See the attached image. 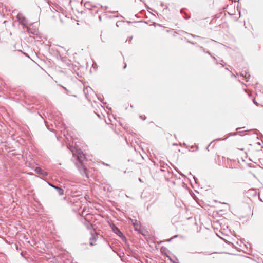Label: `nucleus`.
I'll return each mask as SVG.
<instances>
[{
  "label": "nucleus",
  "mask_w": 263,
  "mask_h": 263,
  "mask_svg": "<svg viewBox=\"0 0 263 263\" xmlns=\"http://www.w3.org/2000/svg\"><path fill=\"white\" fill-rule=\"evenodd\" d=\"M77 167L79 169L81 174L83 176H85L87 178H88V171L86 168V167L85 166L83 162H77L76 163Z\"/></svg>",
  "instance_id": "nucleus-1"
},
{
  "label": "nucleus",
  "mask_w": 263,
  "mask_h": 263,
  "mask_svg": "<svg viewBox=\"0 0 263 263\" xmlns=\"http://www.w3.org/2000/svg\"><path fill=\"white\" fill-rule=\"evenodd\" d=\"M17 19L20 23L24 26H27L28 24V21L21 13H18L16 16Z\"/></svg>",
  "instance_id": "nucleus-2"
},
{
  "label": "nucleus",
  "mask_w": 263,
  "mask_h": 263,
  "mask_svg": "<svg viewBox=\"0 0 263 263\" xmlns=\"http://www.w3.org/2000/svg\"><path fill=\"white\" fill-rule=\"evenodd\" d=\"M86 158L85 155L82 152H78L77 155L78 162L82 163Z\"/></svg>",
  "instance_id": "nucleus-3"
},
{
  "label": "nucleus",
  "mask_w": 263,
  "mask_h": 263,
  "mask_svg": "<svg viewBox=\"0 0 263 263\" xmlns=\"http://www.w3.org/2000/svg\"><path fill=\"white\" fill-rule=\"evenodd\" d=\"M237 134V133L236 132H234V133H230L228 134V136L223 139H221L220 138H217V139H214L212 142H211L209 145L208 146V147H206V149H208L209 147H210V146L211 145V144L213 142H214L215 141H218V140H226L227 138H228V137H230V136H235Z\"/></svg>",
  "instance_id": "nucleus-4"
},
{
  "label": "nucleus",
  "mask_w": 263,
  "mask_h": 263,
  "mask_svg": "<svg viewBox=\"0 0 263 263\" xmlns=\"http://www.w3.org/2000/svg\"><path fill=\"white\" fill-rule=\"evenodd\" d=\"M35 171L36 173L42 175L44 176H46L48 175V173L44 171L39 167H36L35 169Z\"/></svg>",
  "instance_id": "nucleus-5"
},
{
  "label": "nucleus",
  "mask_w": 263,
  "mask_h": 263,
  "mask_svg": "<svg viewBox=\"0 0 263 263\" xmlns=\"http://www.w3.org/2000/svg\"><path fill=\"white\" fill-rule=\"evenodd\" d=\"M112 229L113 232L118 236L121 237V235H123L122 232L119 230V229L115 225H113V226L112 227Z\"/></svg>",
  "instance_id": "nucleus-6"
},
{
  "label": "nucleus",
  "mask_w": 263,
  "mask_h": 263,
  "mask_svg": "<svg viewBox=\"0 0 263 263\" xmlns=\"http://www.w3.org/2000/svg\"><path fill=\"white\" fill-rule=\"evenodd\" d=\"M49 185L53 187V188H54L55 190H57L58 194H59V195L61 196V195H64V190L61 188V187H60L59 186H55L54 185H52L51 184H50L49 183Z\"/></svg>",
  "instance_id": "nucleus-7"
},
{
  "label": "nucleus",
  "mask_w": 263,
  "mask_h": 263,
  "mask_svg": "<svg viewBox=\"0 0 263 263\" xmlns=\"http://www.w3.org/2000/svg\"><path fill=\"white\" fill-rule=\"evenodd\" d=\"M84 6L86 8L88 9H89V10H92L93 8H95L96 7L94 5H92L91 4V3L88 1V2H86L85 3H84Z\"/></svg>",
  "instance_id": "nucleus-8"
},
{
  "label": "nucleus",
  "mask_w": 263,
  "mask_h": 263,
  "mask_svg": "<svg viewBox=\"0 0 263 263\" xmlns=\"http://www.w3.org/2000/svg\"><path fill=\"white\" fill-rule=\"evenodd\" d=\"M199 48H200V50L202 51H203V52L204 53H206L207 54H208L209 55H210L214 60H216V58L214 57V56H213L212 55V54L208 51H205V49L202 47V46H199Z\"/></svg>",
  "instance_id": "nucleus-9"
},
{
  "label": "nucleus",
  "mask_w": 263,
  "mask_h": 263,
  "mask_svg": "<svg viewBox=\"0 0 263 263\" xmlns=\"http://www.w3.org/2000/svg\"><path fill=\"white\" fill-rule=\"evenodd\" d=\"M248 73H249L248 71H245L244 73L243 72H242L241 73V76H242L243 77H244L245 79L247 81H248V80H249V78L250 77V75L249 74H248V76H247V74H248Z\"/></svg>",
  "instance_id": "nucleus-10"
},
{
  "label": "nucleus",
  "mask_w": 263,
  "mask_h": 263,
  "mask_svg": "<svg viewBox=\"0 0 263 263\" xmlns=\"http://www.w3.org/2000/svg\"><path fill=\"white\" fill-rule=\"evenodd\" d=\"M27 31L29 33L32 34L33 35H37L38 31L37 30H34L33 31L31 30L30 28L27 27Z\"/></svg>",
  "instance_id": "nucleus-11"
},
{
  "label": "nucleus",
  "mask_w": 263,
  "mask_h": 263,
  "mask_svg": "<svg viewBox=\"0 0 263 263\" xmlns=\"http://www.w3.org/2000/svg\"><path fill=\"white\" fill-rule=\"evenodd\" d=\"M96 241V238L93 237V236H92L90 238V245L91 246H93L94 245V242Z\"/></svg>",
  "instance_id": "nucleus-12"
},
{
  "label": "nucleus",
  "mask_w": 263,
  "mask_h": 263,
  "mask_svg": "<svg viewBox=\"0 0 263 263\" xmlns=\"http://www.w3.org/2000/svg\"><path fill=\"white\" fill-rule=\"evenodd\" d=\"M189 35H191L192 37H193L194 38H202L201 37H200L199 36L196 35L192 34H189Z\"/></svg>",
  "instance_id": "nucleus-13"
},
{
  "label": "nucleus",
  "mask_w": 263,
  "mask_h": 263,
  "mask_svg": "<svg viewBox=\"0 0 263 263\" xmlns=\"http://www.w3.org/2000/svg\"><path fill=\"white\" fill-rule=\"evenodd\" d=\"M132 39H133V36H129V37L127 39L126 41H127V42H128L129 43H130V42L132 41Z\"/></svg>",
  "instance_id": "nucleus-14"
},
{
  "label": "nucleus",
  "mask_w": 263,
  "mask_h": 263,
  "mask_svg": "<svg viewBox=\"0 0 263 263\" xmlns=\"http://www.w3.org/2000/svg\"><path fill=\"white\" fill-rule=\"evenodd\" d=\"M215 61V63L217 65L218 64H222V63L223 62V60H221L220 62L219 63L216 60Z\"/></svg>",
  "instance_id": "nucleus-15"
},
{
  "label": "nucleus",
  "mask_w": 263,
  "mask_h": 263,
  "mask_svg": "<svg viewBox=\"0 0 263 263\" xmlns=\"http://www.w3.org/2000/svg\"><path fill=\"white\" fill-rule=\"evenodd\" d=\"M250 191L251 192V191H253L254 192V195H256V194H257V191L256 190H255L254 189H251L250 190Z\"/></svg>",
  "instance_id": "nucleus-16"
},
{
  "label": "nucleus",
  "mask_w": 263,
  "mask_h": 263,
  "mask_svg": "<svg viewBox=\"0 0 263 263\" xmlns=\"http://www.w3.org/2000/svg\"><path fill=\"white\" fill-rule=\"evenodd\" d=\"M219 237H220L221 239L223 240L226 243H228V241L225 239V238L221 237L219 236H218Z\"/></svg>",
  "instance_id": "nucleus-17"
},
{
  "label": "nucleus",
  "mask_w": 263,
  "mask_h": 263,
  "mask_svg": "<svg viewBox=\"0 0 263 263\" xmlns=\"http://www.w3.org/2000/svg\"><path fill=\"white\" fill-rule=\"evenodd\" d=\"M184 17L185 20H188L190 18V17L186 15L185 16H184Z\"/></svg>",
  "instance_id": "nucleus-18"
},
{
  "label": "nucleus",
  "mask_w": 263,
  "mask_h": 263,
  "mask_svg": "<svg viewBox=\"0 0 263 263\" xmlns=\"http://www.w3.org/2000/svg\"><path fill=\"white\" fill-rule=\"evenodd\" d=\"M96 66H97V64L96 63H93L92 64V67L95 68Z\"/></svg>",
  "instance_id": "nucleus-19"
},
{
  "label": "nucleus",
  "mask_w": 263,
  "mask_h": 263,
  "mask_svg": "<svg viewBox=\"0 0 263 263\" xmlns=\"http://www.w3.org/2000/svg\"><path fill=\"white\" fill-rule=\"evenodd\" d=\"M51 11H52V12H53V13H54L55 12H57V11L55 9H54V8H53V10L51 9Z\"/></svg>",
  "instance_id": "nucleus-20"
},
{
  "label": "nucleus",
  "mask_w": 263,
  "mask_h": 263,
  "mask_svg": "<svg viewBox=\"0 0 263 263\" xmlns=\"http://www.w3.org/2000/svg\"><path fill=\"white\" fill-rule=\"evenodd\" d=\"M188 42H189V43H190V44H193V45L194 44V42H191V41H188Z\"/></svg>",
  "instance_id": "nucleus-21"
},
{
  "label": "nucleus",
  "mask_w": 263,
  "mask_h": 263,
  "mask_svg": "<svg viewBox=\"0 0 263 263\" xmlns=\"http://www.w3.org/2000/svg\"><path fill=\"white\" fill-rule=\"evenodd\" d=\"M140 118L141 119H143V120H144V119H145V118H143V117H142V116H140Z\"/></svg>",
  "instance_id": "nucleus-22"
},
{
  "label": "nucleus",
  "mask_w": 263,
  "mask_h": 263,
  "mask_svg": "<svg viewBox=\"0 0 263 263\" xmlns=\"http://www.w3.org/2000/svg\"><path fill=\"white\" fill-rule=\"evenodd\" d=\"M193 178L194 179V180H195V182H196V179H196V178H195V176H193Z\"/></svg>",
  "instance_id": "nucleus-23"
},
{
  "label": "nucleus",
  "mask_w": 263,
  "mask_h": 263,
  "mask_svg": "<svg viewBox=\"0 0 263 263\" xmlns=\"http://www.w3.org/2000/svg\"><path fill=\"white\" fill-rule=\"evenodd\" d=\"M254 104H255L256 105H257V103L256 102H255V100H254Z\"/></svg>",
  "instance_id": "nucleus-24"
},
{
  "label": "nucleus",
  "mask_w": 263,
  "mask_h": 263,
  "mask_svg": "<svg viewBox=\"0 0 263 263\" xmlns=\"http://www.w3.org/2000/svg\"><path fill=\"white\" fill-rule=\"evenodd\" d=\"M139 181H140V182H142V180H141V178H139Z\"/></svg>",
  "instance_id": "nucleus-25"
},
{
  "label": "nucleus",
  "mask_w": 263,
  "mask_h": 263,
  "mask_svg": "<svg viewBox=\"0 0 263 263\" xmlns=\"http://www.w3.org/2000/svg\"><path fill=\"white\" fill-rule=\"evenodd\" d=\"M240 129V128H236V130H237V131H238V130L239 129Z\"/></svg>",
  "instance_id": "nucleus-26"
},
{
  "label": "nucleus",
  "mask_w": 263,
  "mask_h": 263,
  "mask_svg": "<svg viewBox=\"0 0 263 263\" xmlns=\"http://www.w3.org/2000/svg\"><path fill=\"white\" fill-rule=\"evenodd\" d=\"M161 6H163V4L162 3H161Z\"/></svg>",
  "instance_id": "nucleus-27"
},
{
  "label": "nucleus",
  "mask_w": 263,
  "mask_h": 263,
  "mask_svg": "<svg viewBox=\"0 0 263 263\" xmlns=\"http://www.w3.org/2000/svg\"><path fill=\"white\" fill-rule=\"evenodd\" d=\"M99 20H100V21L101 20V16H99Z\"/></svg>",
  "instance_id": "nucleus-28"
},
{
  "label": "nucleus",
  "mask_w": 263,
  "mask_h": 263,
  "mask_svg": "<svg viewBox=\"0 0 263 263\" xmlns=\"http://www.w3.org/2000/svg\"><path fill=\"white\" fill-rule=\"evenodd\" d=\"M81 4L83 3V0H82L81 2Z\"/></svg>",
  "instance_id": "nucleus-29"
},
{
  "label": "nucleus",
  "mask_w": 263,
  "mask_h": 263,
  "mask_svg": "<svg viewBox=\"0 0 263 263\" xmlns=\"http://www.w3.org/2000/svg\"><path fill=\"white\" fill-rule=\"evenodd\" d=\"M182 11H183V10H182V9H181V10H180V12H181V13H182Z\"/></svg>",
  "instance_id": "nucleus-30"
},
{
  "label": "nucleus",
  "mask_w": 263,
  "mask_h": 263,
  "mask_svg": "<svg viewBox=\"0 0 263 263\" xmlns=\"http://www.w3.org/2000/svg\"><path fill=\"white\" fill-rule=\"evenodd\" d=\"M126 67V65H125L124 66V68L125 69Z\"/></svg>",
  "instance_id": "nucleus-31"
},
{
  "label": "nucleus",
  "mask_w": 263,
  "mask_h": 263,
  "mask_svg": "<svg viewBox=\"0 0 263 263\" xmlns=\"http://www.w3.org/2000/svg\"><path fill=\"white\" fill-rule=\"evenodd\" d=\"M64 88L65 89V90L67 91V89L65 87H64Z\"/></svg>",
  "instance_id": "nucleus-32"
},
{
  "label": "nucleus",
  "mask_w": 263,
  "mask_h": 263,
  "mask_svg": "<svg viewBox=\"0 0 263 263\" xmlns=\"http://www.w3.org/2000/svg\"><path fill=\"white\" fill-rule=\"evenodd\" d=\"M212 41H213V42H214L215 43H216V42H215V41H213V40H212Z\"/></svg>",
  "instance_id": "nucleus-33"
},
{
  "label": "nucleus",
  "mask_w": 263,
  "mask_h": 263,
  "mask_svg": "<svg viewBox=\"0 0 263 263\" xmlns=\"http://www.w3.org/2000/svg\"><path fill=\"white\" fill-rule=\"evenodd\" d=\"M171 239H170L168 240L167 241H170L171 240Z\"/></svg>",
  "instance_id": "nucleus-34"
}]
</instances>
